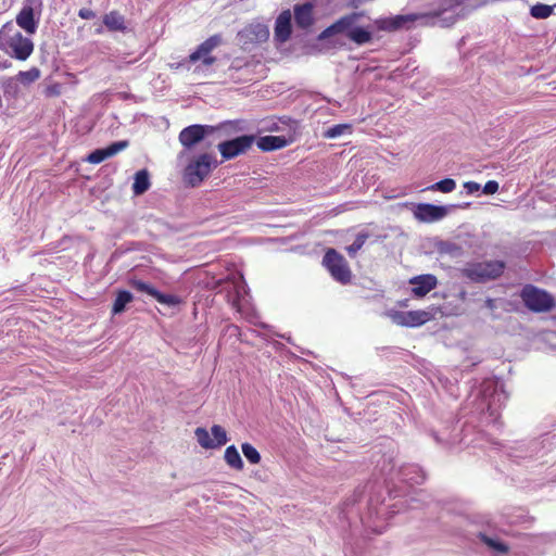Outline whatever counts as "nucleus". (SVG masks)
Returning a JSON list of instances; mask_svg holds the SVG:
<instances>
[{
    "label": "nucleus",
    "instance_id": "obj_34",
    "mask_svg": "<svg viewBox=\"0 0 556 556\" xmlns=\"http://www.w3.org/2000/svg\"><path fill=\"white\" fill-rule=\"evenodd\" d=\"M351 126L346 124H339L328 128L325 132L326 138H336L341 136L345 129H350Z\"/></svg>",
    "mask_w": 556,
    "mask_h": 556
},
{
    "label": "nucleus",
    "instance_id": "obj_44",
    "mask_svg": "<svg viewBox=\"0 0 556 556\" xmlns=\"http://www.w3.org/2000/svg\"><path fill=\"white\" fill-rule=\"evenodd\" d=\"M96 31H97V34H101V33H102V28H101V27H100V28H97V30H96Z\"/></svg>",
    "mask_w": 556,
    "mask_h": 556
},
{
    "label": "nucleus",
    "instance_id": "obj_26",
    "mask_svg": "<svg viewBox=\"0 0 556 556\" xmlns=\"http://www.w3.org/2000/svg\"><path fill=\"white\" fill-rule=\"evenodd\" d=\"M194 433H195L199 444L203 448H215L216 447L214 440L210 438V434L206 429L197 428Z\"/></svg>",
    "mask_w": 556,
    "mask_h": 556
},
{
    "label": "nucleus",
    "instance_id": "obj_2",
    "mask_svg": "<svg viewBox=\"0 0 556 556\" xmlns=\"http://www.w3.org/2000/svg\"><path fill=\"white\" fill-rule=\"evenodd\" d=\"M219 165L214 152H204L194 156L184 170V180L191 187L200 186L213 169Z\"/></svg>",
    "mask_w": 556,
    "mask_h": 556
},
{
    "label": "nucleus",
    "instance_id": "obj_43",
    "mask_svg": "<svg viewBox=\"0 0 556 556\" xmlns=\"http://www.w3.org/2000/svg\"><path fill=\"white\" fill-rule=\"evenodd\" d=\"M488 304H489V309H492L493 308V300L489 299Z\"/></svg>",
    "mask_w": 556,
    "mask_h": 556
},
{
    "label": "nucleus",
    "instance_id": "obj_15",
    "mask_svg": "<svg viewBox=\"0 0 556 556\" xmlns=\"http://www.w3.org/2000/svg\"><path fill=\"white\" fill-rule=\"evenodd\" d=\"M460 276L470 282H484L486 280V264L468 263L460 269Z\"/></svg>",
    "mask_w": 556,
    "mask_h": 556
},
{
    "label": "nucleus",
    "instance_id": "obj_7",
    "mask_svg": "<svg viewBox=\"0 0 556 556\" xmlns=\"http://www.w3.org/2000/svg\"><path fill=\"white\" fill-rule=\"evenodd\" d=\"M447 214L446 206L430 203H419L413 210L414 217L421 223H434L443 219Z\"/></svg>",
    "mask_w": 556,
    "mask_h": 556
},
{
    "label": "nucleus",
    "instance_id": "obj_12",
    "mask_svg": "<svg viewBox=\"0 0 556 556\" xmlns=\"http://www.w3.org/2000/svg\"><path fill=\"white\" fill-rule=\"evenodd\" d=\"M128 147L127 140L116 141L103 149L92 151L86 159L90 164H100L104 160L114 156Z\"/></svg>",
    "mask_w": 556,
    "mask_h": 556
},
{
    "label": "nucleus",
    "instance_id": "obj_37",
    "mask_svg": "<svg viewBox=\"0 0 556 556\" xmlns=\"http://www.w3.org/2000/svg\"><path fill=\"white\" fill-rule=\"evenodd\" d=\"M391 18L393 21V26L395 30L404 27L406 23L414 21V18L409 15H396Z\"/></svg>",
    "mask_w": 556,
    "mask_h": 556
},
{
    "label": "nucleus",
    "instance_id": "obj_13",
    "mask_svg": "<svg viewBox=\"0 0 556 556\" xmlns=\"http://www.w3.org/2000/svg\"><path fill=\"white\" fill-rule=\"evenodd\" d=\"M17 25L28 34H35L37 22L35 21L34 9L30 0H27L20 13L16 15Z\"/></svg>",
    "mask_w": 556,
    "mask_h": 556
},
{
    "label": "nucleus",
    "instance_id": "obj_5",
    "mask_svg": "<svg viewBox=\"0 0 556 556\" xmlns=\"http://www.w3.org/2000/svg\"><path fill=\"white\" fill-rule=\"evenodd\" d=\"M254 142V135H242L235 139L218 143L217 148L220 152L223 161H228L247 153L252 148Z\"/></svg>",
    "mask_w": 556,
    "mask_h": 556
},
{
    "label": "nucleus",
    "instance_id": "obj_6",
    "mask_svg": "<svg viewBox=\"0 0 556 556\" xmlns=\"http://www.w3.org/2000/svg\"><path fill=\"white\" fill-rule=\"evenodd\" d=\"M222 42L223 38L218 34L208 37L206 40L200 43L198 48L188 56V61L190 63H197L201 61L203 66H212L217 61V59L212 55V52L215 48L220 46Z\"/></svg>",
    "mask_w": 556,
    "mask_h": 556
},
{
    "label": "nucleus",
    "instance_id": "obj_10",
    "mask_svg": "<svg viewBox=\"0 0 556 556\" xmlns=\"http://www.w3.org/2000/svg\"><path fill=\"white\" fill-rule=\"evenodd\" d=\"M409 285L413 286L412 294L417 299H421L437 288L438 279L432 274H424L410 278Z\"/></svg>",
    "mask_w": 556,
    "mask_h": 556
},
{
    "label": "nucleus",
    "instance_id": "obj_39",
    "mask_svg": "<svg viewBox=\"0 0 556 556\" xmlns=\"http://www.w3.org/2000/svg\"><path fill=\"white\" fill-rule=\"evenodd\" d=\"M78 16L83 20H91L96 16V13L90 9L83 8L78 11Z\"/></svg>",
    "mask_w": 556,
    "mask_h": 556
},
{
    "label": "nucleus",
    "instance_id": "obj_9",
    "mask_svg": "<svg viewBox=\"0 0 556 556\" xmlns=\"http://www.w3.org/2000/svg\"><path fill=\"white\" fill-rule=\"evenodd\" d=\"M129 285L137 291L151 295L161 304L175 306L181 303V300L177 295L162 293L144 281L134 279L130 280Z\"/></svg>",
    "mask_w": 556,
    "mask_h": 556
},
{
    "label": "nucleus",
    "instance_id": "obj_18",
    "mask_svg": "<svg viewBox=\"0 0 556 556\" xmlns=\"http://www.w3.org/2000/svg\"><path fill=\"white\" fill-rule=\"evenodd\" d=\"M103 24L110 31L127 30L125 16L115 10L103 15Z\"/></svg>",
    "mask_w": 556,
    "mask_h": 556
},
{
    "label": "nucleus",
    "instance_id": "obj_35",
    "mask_svg": "<svg viewBox=\"0 0 556 556\" xmlns=\"http://www.w3.org/2000/svg\"><path fill=\"white\" fill-rule=\"evenodd\" d=\"M392 321L402 327H408L407 312L395 311L390 314Z\"/></svg>",
    "mask_w": 556,
    "mask_h": 556
},
{
    "label": "nucleus",
    "instance_id": "obj_20",
    "mask_svg": "<svg viewBox=\"0 0 556 556\" xmlns=\"http://www.w3.org/2000/svg\"><path fill=\"white\" fill-rule=\"evenodd\" d=\"M149 173L147 169L138 170L135 174V180L132 184V192L136 195L143 194L150 188Z\"/></svg>",
    "mask_w": 556,
    "mask_h": 556
},
{
    "label": "nucleus",
    "instance_id": "obj_33",
    "mask_svg": "<svg viewBox=\"0 0 556 556\" xmlns=\"http://www.w3.org/2000/svg\"><path fill=\"white\" fill-rule=\"evenodd\" d=\"M489 549H493L497 554H507L509 546L504 542L489 538Z\"/></svg>",
    "mask_w": 556,
    "mask_h": 556
},
{
    "label": "nucleus",
    "instance_id": "obj_36",
    "mask_svg": "<svg viewBox=\"0 0 556 556\" xmlns=\"http://www.w3.org/2000/svg\"><path fill=\"white\" fill-rule=\"evenodd\" d=\"M62 88H63L62 84L54 83V84L47 86L45 88L43 93L47 98L59 97L62 93Z\"/></svg>",
    "mask_w": 556,
    "mask_h": 556
},
{
    "label": "nucleus",
    "instance_id": "obj_42",
    "mask_svg": "<svg viewBox=\"0 0 556 556\" xmlns=\"http://www.w3.org/2000/svg\"><path fill=\"white\" fill-rule=\"evenodd\" d=\"M479 536H480V539H481V541H482V542L486 543V534H485V533L481 532V533L479 534Z\"/></svg>",
    "mask_w": 556,
    "mask_h": 556
},
{
    "label": "nucleus",
    "instance_id": "obj_21",
    "mask_svg": "<svg viewBox=\"0 0 556 556\" xmlns=\"http://www.w3.org/2000/svg\"><path fill=\"white\" fill-rule=\"evenodd\" d=\"M432 314L427 311H409L407 312L408 327L415 328L425 325L432 319Z\"/></svg>",
    "mask_w": 556,
    "mask_h": 556
},
{
    "label": "nucleus",
    "instance_id": "obj_40",
    "mask_svg": "<svg viewBox=\"0 0 556 556\" xmlns=\"http://www.w3.org/2000/svg\"><path fill=\"white\" fill-rule=\"evenodd\" d=\"M464 188L468 193H473L480 190V185L475 181H467L465 182Z\"/></svg>",
    "mask_w": 556,
    "mask_h": 556
},
{
    "label": "nucleus",
    "instance_id": "obj_1",
    "mask_svg": "<svg viewBox=\"0 0 556 556\" xmlns=\"http://www.w3.org/2000/svg\"><path fill=\"white\" fill-rule=\"evenodd\" d=\"M0 50L13 58L25 61L34 51L33 41L18 31L13 22H7L0 29Z\"/></svg>",
    "mask_w": 556,
    "mask_h": 556
},
{
    "label": "nucleus",
    "instance_id": "obj_30",
    "mask_svg": "<svg viewBox=\"0 0 556 556\" xmlns=\"http://www.w3.org/2000/svg\"><path fill=\"white\" fill-rule=\"evenodd\" d=\"M368 238L369 235L367 232L357 233L354 242L346 248L349 255L354 256L364 247Z\"/></svg>",
    "mask_w": 556,
    "mask_h": 556
},
{
    "label": "nucleus",
    "instance_id": "obj_16",
    "mask_svg": "<svg viewBox=\"0 0 556 556\" xmlns=\"http://www.w3.org/2000/svg\"><path fill=\"white\" fill-rule=\"evenodd\" d=\"M244 36L251 42L262 43L268 40L269 29L262 23H253L248 25L243 30Z\"/></svg>",
    "mask_w": 556,
    "mask_h": 556
},
{
    "label": "nucleus",
    "instance_id": "obj_19",
    "mask_svg": "<svg viewBox=\"0 0 556 556\" xmlns=\"http://www.w3.org/2000/svg\"><path fill=\"white\" fill-rule=\"evenodd\" d=\"M355 15L350 16H343L326 29H324L319 36V40H324L334 34L343 33L345 29H348L353 23H354Z\"/></svg>",
    "mask_w": 556,
    "mask_h": 556
},
{
    "label": "nucleus",
    "instance_id": "obj_32",
    "mask_svg": "<svg viewBox=\"0 0 556 556\" xmlns=\"http://www.w3.org/2000/svg\"><path fill=\"white\" fill-rule=\"evenodd\" d=\"M505 266L503 261L489 262V279L498 278L504 273Z\"/></svg>",
    "mask_w": 556,
    "mask_h": 556
},
{
    "label": "nucleus",
    "instance_id": "obj_41",
    "mask_svg": "<svg viewBox=\"0 0 556 556\" xmlns=\"http://www.w3.org/2000/svg\"><path fill=\"white\" fill-rule=\"evenodd\" d=\"M498 190V184L495 180H489V194H494Z\"/></svg>",
    "mask_w": 556,
    "mask_h": 556
},
{
    "label": "nucleus",
    "instance_id": "obj_11",
    "mask_svg": "<svg viewBox=\"0 0 556 556\" xmlns=\"http://www.w3.org/2000/svg\"><path fill=\"white\" fill-rule=\"evenodd\" d=\"M292 15L290 10L282 11L276 18L274 36L277 42L288 41L292 34Z\"/></svg>",
    "mask_w": 556,
    "mask_h": 556
},
{
    "label": "nucleus",
    "instance_id": "obj_23",
    "mask_svg": "<svg viewBox=\"0 0 556 556\" xmlns=\"http://www.w3.org/2000/svg\"><path fill=\"white\" fill-rule=\"evenodd\" d=\"M224 458L229 467H231L236 470L243 469L244 465H243L242 458L235 445H230L225 450Z\"/></svg>",
    "mask_w": 556,
    "mask_h": 556
},
{
    "label": "nucleus",
    "instance_id": "obj_29",
    "mask_svg": "<svg viewBox=\"0 0 556 556\" xmlns=\"http://www.w3.org/2000/svg\"><path fill=\"white\" fill-rule=\"evenodd\" d=\"M17 77L22 84L29 85L40 77V71L37 67H31L28 71H21Z\"/></svg>",
    "mask_w": 556,
    "mask_h": 556
},
{
    "label": "nucleus",
    "instance_id": "obj_8",
    "mask_svg": "<svg viewBox=\"0 0 556 556\" xmlns=\"http://www.w3.org/2000/svg\"><path fill=\"white\" fill-rule=\"evenodd\" d=\"M213 130L214 129L211 126L194 124L184 128L179 132L178 139L182 147L191 149L197 143L201 142L204 137Z\"/></svg>",
    "mask_w": 556,
    "mask_h": 556
},
{
    "label": "nucleus",
    "instance_id": "obj_22",
    "mask_svg": "<svg viewBox=\"0 0 556 556\" xmlns=\"http://www.w3.org/2000/svg\"><path fill=\"white\" fill-rule=\"evenodd\" d=\"M134 300L132 294L126 290H119L112 306V314L117 315L125 311L126 305Z\"/></svg>",
    "mask_w": 556,
    "mask_h": 556
},
{
    "label": "nucleus",
    "instance_id": "obj_25",
    "mask_svg": "<svg viewBox=\"0 0 556 556\" xmlns=\"http://www.w3.org/2000/svg\"><path fill=\"white\" fill-rule=\"evenodd\" d=\"M530 14L538 20H544L553 14V7L544 3H536L531 7Z\"/></svg>",
    "mask_w": 556,
    "mask_h": 556
},
{
    "label": "nucleus",
    "instance_id": "obj_4",
    "mask_svg": "<svg viewBox=\"0 0 556 556\" xmlns=\"http://www.w3.org/2000/svg\"><path fill=\"white\" fill-rule=\"evenodd\" d=\"M324 266L328 269L331 277L342 285L351 281L352 273L348 262L334 249H328L323 258Z\"/></svg>",
    "mask_w": 556,
    "mask_h": 556
},
{
    "label": "nucleus",
    "instance_id": "obj_3",
    "mask_svg": "<svg viewBox=\"0 0 556 556\" xmlns=\"http://www.w3.org/2000/svg\"><path fill=\"white\" fill-rule=\"evenodd\" d=\"M520 299L523 305L533 313H547L556 306L555 299L549 292L531 283L523 286Z\"/></svg>",
    "mask_w": 556,
    "mask_h": 556
},
{
    "label": "nucleus",
    "instance_id": "obj_14",
    "mask_svg": "<svg viewBox=\"0 0 556 556\" xmlns=\"http://www.w3.org/2000/svg\"><path fill=\"white\" fill-rule=\"evenodd\" d=\"M314 7L306 2L294 7V20L298 27L307 29L314 24Z\"/></svg>",
    "mask_w": 556,
    "mask_h": 556
},
{
    "label": "nucleus",
    "instance_id": "obj_38",
    "mask_svg": "<svg viewBox=\"0 0 556 556\" xmlns=\"http://www.w3.org/2000/svg\"><path fill=\"white\" fill-rule=\"evenodd\" d=\"M377 26L380 30L394 31L393 21L391 17H386L377 21Z\"/></svg>",
    "mask_w": 556,
    "mask_h": 556
},
{
    "label": "nucleus",
    "instance_id": "obj_28",
    "mask_svg": "<svg viewBox=\"0 0 556 556\" xmlns=\"http://www.w3.org/2000/svg\"><path fill=\"white\" fill-rule=\"evenodd\" d=\"M455 188H456L455 180L452 178H445V179H442V180L431 185L428 189L447 193V192H452Z\"/></svg>",
    "mask_w": 556,
    "mask_h": 556
},
{
    "label": "nucleus",
    "instance_id": "obj_24",
    "mask_svg": "<svg viewBox=\"0 0 556 556\" xmlns=\"http://www.w3.org/2000/svg\"><path fill=\"white\" fill-rule=\"evenodd\" d=\"M346 36L350 40H352L358 46L369 42L372 38L371 33L362 27H354L350 29L346 33Z\"/></svg>",
    "mask_w": 556,
    "mask_h": 556
},
{
    "label": "nucleus",
    "instance_id": "obj_17",
    "mask_svg": "<svg viewBox=\"0 0 556 556\" xmlns=\"http://www.w3.org/2000/svg\"><path fill=\"white\" fill-rule=\"evenodd\" d=\"M256 141V146L260 150L269 152L282 149L288 146V140L285 136H264L258 138Z\"/></svg>",
    "mask_w": 556,
    "mask_h": 556
},
{
    "label": "nucleus",
    "instance_id": "obj_31",
    "mask_svg": "<svg viewBox=\"0 0 556 556\" xmlns=\"http://www.w3.org/2000/svg\"><path fill=\"white\" fill-rule=\"evenodd\" d=\"M211 432L214 437V442L216 444V447H219V446H223L227 443V433H226V430L219 426V425H214L212 428H211Z\"/></svg>",
    "mask_w": 556,
    "mask_h": 556
},
{
    "label": "nucleus",
    "instance_id": "obj_27",
    "mask_svg": "<svg viewBox=\"0 0 556 556\" xmlns=\"http://www.w3.org/2000/svg\"><path fill=\"white\" fill-rule=\"evenodd\" d=\"M241 450L251 464L256 465L261 462V454L252 444L245 442L241 445Z\"/></svg>",
    "mask_w": 556,
    "mask_h": 556
}]
</instances>
